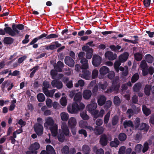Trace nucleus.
Wrapping results in <instances>:
<instances>
[{"label": "nucleus", "mask_w": 154, "mask_h": 154, "mask_svg": "<svg viewBox=\"0 0 154 154\" xmlns=\"http://www.w3.org/2000/svg\"><path fill=\"white\" fill-rule=\"evenodd\" d=\"M142 147L143 146L141 144H138L135 147V150L136 152H141Z\"/></svg>", "instance_id": "5fc2aeb1"}, {"label": "nucleus", "mask_w": 154, "mask_h": 154, "mask_svg": "<svg viewBox=\"0 0 154 154\" xmlns=\"http://www.w3.org/2000/svg\"><path fill=\"white\" fill-rule=\"evenodd\" d=\"M149 148L148 143L147 142H145L143 144V148L142 149V152L144 153L146 152Z\"/></svg>", "instance_id": "bf43d9fd"}, {"label": "nucleus", "mask_w": 154, "mask_h": 154, "mask_svg": "<svg viewBox=\"0 0 154 154\" xmlns=\"http://www.w3.org/2000/svg\"><path fill=\"white\" fill-rule=\"evenodd\" d=\"M98 74V71L97 70L94 69L92 72V76L91 79H94L97 77Z\"/></svg>", "instance_id": "49530a36"}, {"label": "nucleus", "mask_w": 154, "mask_h": 154, "mask_svg": "<svg viewBox=\"0 0 154 154\" xmlns=\"http://www.w3.org/2000/svg\"><path fill=\"white\" fill-rule=\"evenodd\" d=\"M94 101L91 100V103L87 106L88 110L91 113H93L94 115L97 114L98 113V110H95L97 107V104Z\"/></svg>", "instance_id": "423d86ee"}, {"label": "nucleus", "mask_w": 154, "mask_h": 154, "mask_svg": "<svg viewBox=\"0 0 154 154\" xmlns=\"http://www.w3.org/2000/svg\"><path fill=\"white\" fill-rule=\"evenodd\" d=\"M102 58L98 55H94L92 58V64L94 66L97 67L101 64Z\"/></svg>", "instance_id": "6e6552de"}, {"label": "nucleus", "mask_w": 154, "mask_h": 154, "mask_svg": "<svg viewBox=\"0 0 154 154\" xmlns=\"http://www.w3.org/2000/svg\"><path fill=\"white\" fill-rule=\"evenodd\" d=\"M142 110L143 113L146 116H148L151 113L150 110L147 108L145 105H143L142 106Z\"/></svg>", "instance_id": "cd10ccee"}, {"label": "nucleus", "mask_w": 154, "mask_h": 154, "mask_svg": "<svg viewBox=\"0 0 154 154\" xmlns=\"http://www.w3.org/2000/svg\"><path fill=\"white\" fill-rule=\"evenodd\" d=\"M109 73L108 75V77L110 79H112L115 75L114 72L112 71H109Z\"/></svg>", "instance_id": "774afa93"}, {"label": "nucleus", "mask_w": 154, "mask_h": 154, "mask_svg": "<svg viewBox=\"0 0 154 154\" xmlns=\"http://www.w3.org/2000/svg\"><path fill=\"white\" fill-rule=\"evenodd\" d=\"M52 86L53 87H56L58 89H60L62 88L63 84L62 82L60 81L54 80L51 82Z\"/></svg>", "instance_id": "2eb2a0df"}, {"label": "nucleus", "mask_w": 154, "mask_h": 154, "mask_svg": "<svg viewBox=\"0 0 154 154\" xmlns=\"http://www.w3.org/2000/svg\"><path fill=\"white\" fill-rule=\"evenodd\" d=\"M58 37V35L54 34H52L49 35L47 36L46 37V39H49L51 38H57Z\"/></svg>", "instance_id": "338daca9"}, {"label": "nucleus", "mask_w": 154, "mask_h": 154, "mask_svg": "<svg viewBox=\"0 0 154 154\" xmlns=\"http://www.w3.org/2000/svg\"><path fill=\"white\" fill-rule=\"evenodd\" d=\"M98 86L100 88L104 90L108 86V84L106 82H105L103 84H102L101 82H99L98 84Z\"/></svg>", "instance_id": "c03bdc74"}, {"label": "nucleus", "mask_w": 154, "mask_h": 154, "mask_svg": "<svg viewBox=\"0 0 154 154\" xmlns=\"http://www.w3.org/2000/svg\"><path fill=\"white\" fill-rule=\"evenodd\" d=\"M119 69L123 71L122 72V74L124 76H126L128 72V68L127 66H125L124 68L120 66L119 67Z\"/></svg>", "instance_id": "473e14b6"}, {"label": "nucleus", "mask_w": 154, "mask_h": 154, "mask_svg": "<svg viewBox=\"0 0 154 154\" xmlns=\"http://www.w3.org/2000/svg\"><path fill=\"white\" fill-rule=\"evenodd\" d=\"M104 110L103 109H101L99 113H98L97 114L94 115V118L96 119L99 117H102L104 114Z\"/></svg>", "instance_id": "de8ad7c7"}, {"label": "nucleus", "mask_w": 154, "mask_h": 154, "mask_svg": "<svg viewBox=\"0 0 154 154\" xmlns=\"http://www.w3.org/2000/svg\"><path fill=\"white\" fill-rule=\"evenodd\" d=\"M100 143L103 146L107 145V137L105 134H103L100 136Z\"/></svg>", "instance_id": "393cba45"}, {"label": "nucleus", "mask_w": 154, "mask_h": 154, "mask_svg": "<svg viewBox=\"0 0 154 154\" xmlns=\"http://www.w3.org/2000/svg\"><path fill=\"white\" fill-rule=\"evenodd\" d=\"M149 128V126L145 123H141L139 126L138 128H136L137 129L140 130H144L146 131H147Z\"/></svg>", "instance_id": "b1692460"}, {"label": "nucleus", "mask_w": 154, "mask_h": 154, "mask_svg": "<svg viewBox=\"0 0 154 154\" xmlns=\"http://www.w3.org/2000/svg\"><path fill=\"white\" fill-rule=\"evenodd\" d=\"M85 107L84 104L82 103L78 105L76 103L69 104L67 107L68 112L71 114L76 113L80 110L83 109Z\"/></svg>", "instance_id": "7ed1b4c3"}, {"label": "nucleus", "mask_w": 154, "mask_h": 154, "mask_svg": "<svg viewBox=\"0 0 154 154\" xmlns=\"http://www.w3.org/2000/svg\"><path fill=\"white\" fill-rule=\"evenodd\" d=\"M135 59L137 61H140L143 58V55L141 54L136 53L134 54Z\"/></svg>", "instance_id": "f704fd0d"}, {"label": "nucleus", "mask_w": 154, "mask_h": 154, "mask_svg": "<svg viewBox=\"0 0 154 154\" xmlns=\"http://www.w3.org/2000/svg\"><path fill=\"white\" fill-rule=\"evenodd\" d=\"M129 55V54L128 53L125 52L119 56V60L122 63L125 62L128 59Z\"/></svg>", "instance_id": "5701e85b"}, {"label": "nucleus", "mask_w": 154, "mask_h": 154, "mask_svg": "<svg viewBox=\"0 0 154 154\" xmlns=\"http://www.w3.org/2000/svg\"><path fill=\"white\" fill-rule=\"evenodd\" d=\"M40 154H56L55 150L51 146L48 145L46 147V151L42 150Z\"/></svg>", "instance_id": "9d476101"}, {"label": "nucleus", "mask_w": 154, "mask_h": 154, "mask_svg": "<svg viewBox=\"0 0 154 154\" xmlns=\"http://www.w3.org/2000/svg\"><path fill=\"white\" fill-rule=\"evenodd\" d=\"M125 147L124 146H121L119 149V154H124L125 151Z\"/></svg>", "instance_id": "69168bd1"}, {"label": "nucleus", "mask_w": 154, "mask_h": 154, "mask_svg": "<svg viewBox=\"0 0 154 154\" xmlns=\"http://www.w3.org/2000/svg\"><path fill=\"white\" fill-rule=\"evenodd\" d=\"M61 128L63 133L66 136H69V131L66 124L65 123H62Z\"/></svg>", "instance_id": "aec40b11"}, {"label": "nucleus", "mask_w": 154, "mask_h": 154, "mask_svg": "<svg viewBox=\"0 0 154 154\" xmlns=\"http://www.w3.org/2000/svg\"><path fill=\"white\" fill-rule=\"evenodd\" d=\"M127 136L124 133H120L119 136V139L121 141H124L126 139Z\"/></svg>", "instance_id": "3c124183"}, {"label": "nucleus", "mask_w": 154, "mask_h": 154, "mask_svg": "<svg viewBox=\"0 0 154 154\" xmlns=\"http://www.w3.org/2000/svg\"><path fill=\"white\" fill-rule=\"evenodd\" d=\"M12 29L11 27H7L5 30L7 34L11 36H14L17 35H19L20 32V31L23 29L24 26L22 24L17 25H13Z\"/></svg>", "instance_id": "f03ea898"}, {"label": "nucleus", "mask_w": 154, "mask_h": 154, "mask_svg": "<svg viewBox=\"0 0 154 154\" xmlns=\"http://www.w3.org/2000/svg\"><path fill=\"white\" fill-rule=\"evenodd\" d=\"M37 98L38 101L40 102H43L45 100V96L42 93L38 94L37 95Z\"/></svg>", "instance_id": "ea45409f"}, {"label": "nucleus", "mask_w": 154, "mask_h": 154, "mask_svg": "<svg viewBox=\"0 0 154 154\" xmlns=\"http://www.w3.org/2000/svg\"><path fill=\"white\" fill-rule=\"evenodd\" d=\"M77 121L76 119L74 117H70L68 122V125L70 128H74L76 125Z\"/></svg>", "instance_id": "4468645a"}, {"label": "nucleus", "mask_w": 154, "mask_h": 154, "mask_svg": "<svg viewBox=\"0 0 154 154\" xmlns=\"http://www.w3.org/2000/svg\"><path fill=\"white\" fill-rule=\"evenodd\" d=\"M13 39L10 37H5L4 40V43L7 44H11L13 42Z\"/></svg>", "instance_id": "e433bc0d"}, {"label": "nucleus", "mask_w": 154, "mask_h": 154, "mask_svg": "<svg viewBox=\"0 0 154 154\" xmlns=\"http://www.w3.org/2000/svg\"><path fill=\"white\" fill-rule=\"evenodd\" d=\"M145 59L148 63H151L153 62L154 58L150 54H147L145 56Z\"/></svg>", "instance_id": "58836bf2"}, {"label": "nucleus", "mask_w": 154, "mask_h": 154, "mask_svg": "<svg viewBox=\"0 0 154 154\" xmlns=\"http://www.w3.org/2000/svg\"><path fill=\"white\" fill-rule=\"evenodd\" d=\"M139 76L137 73L135 74L132 77L131 82L132 83L135 82L139 79Z\"/></svg>", "instance_id": "4d7b16f0"}, {"label": "nucleus", "mask_w": 154, "mask_h": 154, "mask_svg": "<svg viewBox=\"0 0 154 154\" xmlns=\"http://www.w3.org/2000/svg\"><path fill=\"white\" fill-rule=\"evenodd\" d=\"M88 125L87 122L83 121H81L79 122V126L82 128H86Z\"/></svg>", "instance_id": "8fccbe9b"}, {"label": "nucleus", "mask_w": 154, "mask_h": 154, "mask_svg": "<svg viewBox=\"0 0 154 154\" xmlns=\"http://www.w3.org/2000/svg\"><path fill=\"white\" fill-rule=\"evenodd\" d=\"M79 76L86 80H90L91 79V72L86 69H82L79 73Z\"/></svg>", "instance_id": "0eeeda50"}, {"label": "nucleus", "mask_w": 154, "mask_h": 154, "mask_svg": "<svg viewBox=\"0 0 154 154\" xmlns=\"http://www.w3.org/2000/svg\"><path fill=\"white\" fill-rule=\"evenodd\" d=\"M112 124L113 125H116L118 122L119 118L117 116H114L112 119Z\"/></svg>", "instance_id": "6e6d98bb"}, {"label": "nucleus", "mask_w": 154, "mask_h": 154, "mask_svg": "<svg viewBox=\"0 0 154 154\" xmlns=\"http://www.w3.org/2000/svg\"><path fill=\"white\" fill-rule=\"evenodd\" d=\"M110 115V112L109 111L106 113L104 117V124H107L109 122Z\"/></svg>", "instance_id": "a19ab883"}, {"label": "nucleus", "mask_w": 154, "mask_h": 154, "mask_svg": "<svg viewBox=\"0 0 154 154\" xmlns=\"http://www.w3.org/2000/svg\"><path fill=\"white\" fill-rule=\"evenodd\" d=\"M44 126L46 128H49L51 131L52 135L56 136L57 133L58 126L54 124V119L51 117H47L45 118Z\"/></svg>", "instance_id": "f257e3e1"}, {"label": "nucleus", "mask_w": 154, "mask_h": 154, "mask_svg": "<svg viewBox=\"0 0 154 154\" xmlns=\"http://www.w3.org/2000/svg\"><path fill=\"white\" fill-rule=\"evenodd\" d=\"M141 85L140 83H137L135 84L133 87L134 91L136 92H137L141 88Z\"/></svg>", "instance_id": "c9c22d12"}, {"label": "nucleus", "mask_w": 154, "mask_h": 154, "mask_svg": "<svg viewBox=\"0 0 154 154\" xmlns=\"http://www.w3.org/2000/svg\"><path fill=\"white\" fill-rule=\"evenodd\" d=\"M34 129L37 134L41 135L43 134V128L42 125L36 123L34 126Z\"/></svg>", "instance_id": "9b49d317"}, {"label": "nucleus", "mask_w": 154, "mask_h": 154, "mask_svg": "<svg viewBox=\"0 0 154 154\" xmlns=\"http://www.w3.org/2000/svg\"><path fill=\"white\" fill-rule=\"evenodd\" d=\"M109 69L106 66H102L99 69V72L100 75L104 76L109 72Z\"/></svg>", "instance_id": "6ab92c4d"}, {"label": "nucleus", "mask_w": 154, "mask_h": 154, "mask_svg": "<svg viewBox=\"0 0 154 154\" xmlns=\"http://www.w3.org/2000/svg\"><path fill=\"white\" fill-rule=\"evenodd\" d=\"M151 86L150 85H146L144 88V93L147 95H149L150 94Z\"/></svg>", "instance_id": "4c0bfd02"}, {"label": "nucleus", "mask_w": 154, "mask_h": 154, "mask_svg": "<svg viewBox=\"0 0 154 154\" xmlns=\"http://www.w3.org/2000/svg\"><path fill=\"white\" fill-rule=\"evenodd\" d=\"M123 125L125 128L127 127H133V123L131 121L126 120L124 122Z\"/></svg>", "instance_id": "79ce46f5"}, {"label": "nucleus", "mask_w": 154, "mask_h": 154, "mask_svg": "<svg viewBox=\"0 0 154 154\" xmlns=\"http://www.w3.org/2000/svg\"><path fill=\"white\" fill-rule=\"evenodd\" d=\"M112 103V102L110 100L107 101L104 106L105 108L106 109H108L111 107Z\"/></svg>", "instance_id": "680f3d73"}, {"label": "nucleus", "mask_w": 154, "mask_h": 154, "mask_svg": "<svg viewBox=\"0 0 154 154\" xmlns=\"http://www.w3.org/2000/svg\"><path fill=\"white\" fill-rule=\"evenodd\" d=\"M83 51L86 52V57L87 59H90L92 57L93 55V50L88 46H85L82 47Z\"/></svg>", "instance_id": "1a4fd4ad"}, {"label": "nucleus", "mask_w": 154, "mask_h": 154, "mask_svg": "<svg viewBox=\"0 0 154 154\" xmlns=\"http://www.w3.org/2000/svg\"><path fill=\"white\" fill-rule=\"evenodd\" d=\"M85 82L82 80L80 79L78 81L77 83L75 85V87L78 88L80 86V87H83L85 85Z\"/></svg>", "instance_id": "37998d69"}, {"label": "nucleus", "mask_w": 154, "mask_h": 154, "mask_svg": "<svg viewBox=\"0 0 154 154\" xmlns=\"http://www.w3.org/2000/svg\"><path fill=\"white\" fill-rule=\"evenodd\" d=\"M122 63V62L119 60H118L116 61L114 63V68L116 71L117 72H119V66L121 65Z\"/></svg>", "instance_id": "7c9ffc66"}, {"label": "nucleus", "mask_w": 154, "mask_h": 154, "mask_svg": "<svg viewBox=\"0 0 154 154\" xmlns=\"http://www.w3.org/2000/svg\"><path fill=\"white\" fill-rule=\"evenodd\" d=\"M88 60L84 58L80 61V63L82 64L81 66L82 69H87L88 68Z\"/></svg>", "instance_id": "4be33fe9"}, {"label": "nucleus", "mask_w": 154, "mask_h": 154, "mask_svg": "<svg viewBox=\"0 0 154 154\" xmlns=\"http://www.w3.org/2000/svg\"><path fill=\"white\" fill-rule=\"evenodd\" d=\"M82 93L81 92H79L76 93L74 96V100L76 101H80L82 100Z\"/></svg>", "instance_id": "2f4dec72"}, {"label": "nucleus", "mask_w": 154, "mask_h": 154, "mask_svg": "<svg viewBox=\"0 0 154 154\" xmlns=\"http://www.w3.org/2000/svg\"><path fill=\"white\" fill-rule=\"evenodd\" d=\"M80 115L82 118L84 120H87L89 119V116L85 112H83L80 114Z\"/></svg>", "instance_id": "864d4df0"}, {"label": "nucleus", "mask_w": 154, "mask_h": 154, "mask_svg": "<svg viewBox=\"0 0 154 154\" xmlns=\"http://www.w3.org/2000/svg\"><path fill=\"white\" fill-rule=\"evenodd\" d=\"M60 116L61 120L63 121H67L69 117L68 114L65 112H61L60 114Z\"/></svg>", "instance_id": "bb28decb"}, {"label": "nucleus", "mask_w": 154, "mask_h": 154, "mask_svg": "<svg viewBox=\"0 0 154 154\" xmlns=\"http://www.w3.org/2000/svg\"><path fill=\"white\" fill-rule=\"evenodd\" d=\"M106 98L103 95H100L98 97L97 103L99 105L103 106L106 102Z\"/></svg>", "instance_id": "412c9836"}, {"label": "nucleus", "mask_w": 154, "mask_h": 154, "mask_svg": "<svg viewBox=\"0 0 154 154\" xmlns=\"http://www.w3.org/2000/svg\"><path fill=\"white\" fill-rule=\"evenodd\" d=\"M147 66V64L144 60H143L140 62V67L142 69H146Z\"/></svg>", "instance_id": "603ef678"}, {"label": "nucleus", "mask_w": 154, "mask_h": 154, "mask_svg": "<svg viewBox=\"0 0 154 154\" xmlns=\"http://www.w3.org/2000/svg\"><path fill=\"white\" fill-rule=\"evenodd\" d=\"M119 142L117 138L114 139V140L110 142V144L112 147H117L119 144Z\"/></svg>", "instance_id": "c756f323"}, {"label": "nucleus", "mask_w": 154, "mask_h": 154, "mask_svg": "<svg viewBox=\"0 0 154 154\" xmlns=\"http://www.w3.org/2000/svg\"><path fill=\"white\" fill-rule=\"evenodd\" d=\"M114 103L116 105H119L121 103V101L119 97L117 96L114 97Z\"/></svg>", "instance_id": "13d9d810"}, {"label": "nucleus", "mask_w": 154, "mask_h": 154, "mask_svg": "<svg viewBox=\"0 0 154 154\" xmlns=\"http://www.w3.org/2000/svg\"><path fill=\"white\" fill-rule=\"evenodd\" d=\"M105 128L103 127H96L94 129V132L96 134L99 135L101 134L104 131Z\"/></svg>", "instance_id": "a878e982"}, {"label": "nucleus", "mask_w": 154, "mask_h": 154, "mask_svg": "<svg viewBox=\"0 0 154 154\" xmlns=\"http://www.w3.org/2000/svg\"><path fill=\"white\" fill-rule=\"evenodd\" d=\"M65 63L68 66L72 67L74 65V61L69 56H66L64 60Z\"/></svg>", "instance_id": "f3484780"}, {"label": "nucleus", "mask_w": 154, "mask_h": 154, "mask_svg": "<svg viewBox=\"0 0 154 154\" xmlns=\"http://www.w3.org/2000/svg\"><path fill=\"white\" fill-rule=\"evenodd\" d=\"M42 88L43 92L46 96L48 97H53L54 93L56 91L55 89H53L49 91L48 88H49L50 84L47 81H45L43 83Z\"/></svg>", "instance_id": "20e7f679"}, {"label": "nucleus", "mask_w": 154, "mask_h": 154, "mask_svg": "<svg viewBox=\"0 0 154 154\" xmlns=\"http://www.w3.org/2000/svg\"><path fill=\"white\" fill-rule=\"evenodd\" d=\"M109 48L112 51L116 52L118 50L121 49V47L119 45H117L116 47L114 45H111L109 46Z\"/></svg>", "instance_id": "09e8293b"}, {"label": "nucleus", "mask_w": 154, "mask_h": 154, "mask_svg": "<svg viewBox=\"0 0 154 154\" xmlns=\"http://www.w3.org/2000/svg\"><path fill=\"white\" fill-rule=\"evenodd\" d=\"M56 70H52L51 71V75L52 76V78L53 79L56 78V76L57 75V72Z\"/></svg>", "instance_id": "0e129e2a"}, {"label": "nucleus", "mask_w": 154, "mask_h": 154, "mask_svg": "<svg viewBox=\"0 0 154 154\" xmlns=\"http://www.w3.org/2000/svg\"><path fill=\"white\" fill-rule=\"evenodd\" d=\"M105 57L109 60H113L116 59L117 55L116 54H113L111 51H108L105 53Z\"/></svg>", "instance_id": "ddd939ff"}, {"label": "nucleus", "mask_w": 154, "mask_h": 154, "mask_svg": "<svg viewBox=\"0 0 154 154\" xmlns=\"http://www.w3.org/2000/svg\"><path fill=\"white\" fill-rule=\"evenodd\" d=\"M58 140L61 142H63L65 139V137L63 134L61 133L58 135Z\"/></svg>", "instance_id": "e2e57ef3"}, {"label": "nucleus", "mask_w": 154, "mask_h": 154, "mask_svg": "<svg viewBox=\"0 0 154 154\" xmlns=\"http://www.w3.org/2000/svg\"><path fill=\"white\" fill-rule=\"evenodd\" d=\"M64 64L63 62L60 61H58L57 63L54 65V68L57 71L61 72L62 69L63 67Z\"/></svg>", "instance_id": "a211bd4d"}, {"label": "nucleus", "mask_w": 154, "mask_h": 154, "mask_svg": "<svg viewBox=\"0 0 154 154\" xmlns=\"http://www.w3.org/2000/svg\"><path fill=\"white\" fill-rule=\"evenodd\" d=\"M126 114L128 116V117L130 118L134 113V111H133L132 109H128L127 111Z\"/></svg>", "instance_id": "052dcab7"}, {"label": "nucleus", "mask_w": 154, "mask_h": 154, "mask_svg": "<svg viewBox=\"0 0 154 154\" xmlns=\"http://www.w3.org/2000/svg\"><path fill=\"white\" fill-rule=\"evenodd\" d=\"M90 148L89 146L86 145H84L82 146V151L85 153V154H88L90 151Z\"/></svg>", "instance_id": "72a5a7b5"}, {"label": "nucleus", "mask_w": 154, "mask_h": 154, "mask_svg": "<svg viewBox=\"0 0 154 154\" xmlns=\"http://www.w3.org/2000/svg\"><path fill=\"white\" fill-rule=\"evenodd\" d=\"M40 147L39 144L37 142H35L32 144L29 148V150L26 152V154H37V150Z\"/></svg>", "instance_id": "39448f33"}, {"label": "nucleus", "mask_w": 154, "mask_h": 154, "mask_svg": "<svg viewBox=\"0 0 154 154\" xmlns=\"http://www.w3.org/2000/svg\"><path fill=\"white\" fill-rule=\"evenodd\" d=\"M60 104L62 106H65L67 104V100L66 98L64 97H62L60 100Z\"/></svg>", "instance_id": "a18cd8bd"}, {"label": "nucleus", "mask_w": 154, "mask_h": 154, "mask_svg": "<svg viewBox=\"0 0 154 154\" xmlns=\"http://www.w3.org/2000/svg\"><path fill=\"white\" fill-rule=\"evenodd\" d=\"M83 98L86 100H89L92 95L91 91L88 89H85L83 91L82 93Z\"/></svg>", "instance_id": "dca6fc26"}, {"label": "nucleus", "mask_w": 154, "mask_h": 154, "mask_svg": "<svg viewBox=\"0 0 154 154\" xmlns=\"http://www.w3.org/2000/svg\"><path fill=\"white\" fill-rule=\"evenodd\" d=\"M119 87L118 85L113 83L111 87H109L105 91V93H110L114 91L115 92L117 93L119 91Z\"/></svg>", "instance_id": "f8f14e48"}, {"label": "nucleus", "mask_w": 154, "mask_h": 154, "mask_svg": "<svg viewBox=\"0 0 154 154\" xmlns=\"http://www.w3.org/2000/svg\"><path fill=\"white\" fill-rule=\"evenodd\" d=\"M69 147L67 145H65L63 146L61 150V152L62 154H69Z\"/></svg>", "instance_id": "c85d7f7f"}]
</instances>
